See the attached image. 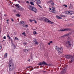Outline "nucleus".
Wrapping results in <instances>:
<instances>
[{"label": "nucleus", "instance_id": "1", "mask_svg": "<svg viewBox=\"0 0 74 74\" xmlns=\"http://www.w3.org/2000/svg\"><path fill=\"white\" fill-rule=\"evenodd\" d=\"M9 69L10 71H13L15 69V66L12 63L11 61L9 62Z\"/></svg>", "mask_w": 74, "mask_h": 74}, {"label": "nucleus", "instance_id": "2", "mask_svg": "<svg viewBox=\"0 0 74 74\" xmlns=\"http://www.w3.org/2000/svg\"><path fill=\"white\" fill-rule=\"evenodd\" d=\"M56 49L58 50V52L60 53H62V51H63V48L62 47H61L59 48V47L56 46Z\"/></svg>", "mask_w": 74, "mask_h": 74}, {"label": "nucleus", "instance_id": "3", "mask_svg": "<svg viewBox=\"0 0 74 74\" xmlns=\"http://www.w3.org/2000/svg\"><path fill=\"white\" fill-rule=\"evenodd\" d=\"M42 20H44V21H45V22H47V23H51V24H53V22H52L51 21L47 18H42Z\"/></svg>", "mask_w": 74, "mask_h": 74}, {"label": "nucleus", "instance_id": "4", "mask_svg": "<svg viewBox=\"0 0 74 74\" xmlns=\"http://www.w3.org/2000/svg\"><path fill=\"white\" fill-rule=\"evenodd\" d=\"M64 13L66 14H69V15H72L74 14V12L72 11H66L64 12Z\"/></svg>", "mask_w": 74, "mask_h": 74}, {"label": "nucleus", "instance_id": "5", "mask_svg": "<svg viewBox=\"0 0 74 74\" xmlns=\"http://www.w3.org/2000/svg\"><path fill=\"white\" fill-rule=\"evenodd\" d=\"M43 64L45 65H46V66H49V65L47 63L45 62V61H43V62H40L38 64V66L43 65Z\"/></svg>", "mask_w": 74, "mask_h": 74}, {"label": "nucleus", "instance_id": "6", "mask_svg": "<svg viewBox=\"0 0 74 74\" xmlns=\"http://www.w3.org/2000/svg\"><path fill=\"white\" fill-rule=\"evenodd\" d=\"M64 57L66 58V59H69L71 58V57H72V55L70 54L66 55L64 56Z\"/></svg>", "mask_w": 74, "mask_h": 74}, {"label": "nucleus", "instance_id": "7", "mask_svg": "<svg viewBox=\"0 0 74 74\" xmlns=\"http://www.w3.org/2000/svg\"><path fill=\"white\" fill-rule=\"evenodd\" d=\"M71 30V29L70 28H65L64 29H61L59 30V32H63V31H70Z\"/></svg>", "mask_w": 74, "mask_h": 74}, {"label": "nucleus", "instance_id": "8", "mask_svg": "<svg viewBox=\"0 0 74 74\" xmlns=\"http://www.w3.org/2000/svg\"><path fill=\"white\" fill-rule=\"evenodd\" d=\"M67 40L68 41L67 42V43L68 44L69 47H71V44L70 42V41H71V38L69 37L67 38Z\"/></svg>", "mask_w": 74, "mask_h": 74}, {"label": "nucleus", "instance_id": "9", "mask_svg": "<svg viewBox=\"0 0 74 74\" xmlns=\"http://www.w3.org/2000/svg\"><path fill=\"white\" fill-rule=\"evenodd\" d=\"M71 60H70L69 61V63H72L73 62H74V57L73 56H72V57L71 58Z\"/></svg>", "mask_w": 74, "mask_h": 74}, {"label": "nucleus", "instance_id": "10", "mask_svg": "<svg viewBox=\"0 0 74 74\" xmlns=\"http://www.w3.org/2000/svg\"><path fill=\"white\" fill-rule=\"evenodd\" d=\"M66 72V69H63L61 71L60 74H64Z\"/></svg>", "mask_w": 74, "mask_h": 74}, {"label": "nucleus", "instance_id": "11", "mask_svg": "<svg viewBox=\"0 0 74 74\" xmlns=\"http://www.w3.org/2000/svg\"><path fill=\"white\" fill-rule=\"evenodd\" d=\"M70 35H71V34L70 33H68V34H67L64 35H63L62 36V38H64V37H66V36L68 37V36H70Z\"/></svg>", "mask_w": 74, "mask_h": 74}, {"label": "nucleus", "instance_id": "12", "mask_svg": "<svg viewBox=\"0 0 74 74\" xmlns=\"http://www.w3.org/2000/svg\"><path fill=\"white\" fill-rule=\"evenodd\" d=\"M52 12L53 13V14H56V11H55V8L54 7H53L52 8Z\"/></svg>", "mask_w": 74, "mask_h": 74}, {"label": "nucleus", "instance_id": "13", "mask_svg": "<svg viewBox=\"0 0 74 74\" xmlns=\"http://www.w3.org/2000/svg\"><path fill=\"white\" fill-rule=\"evenodd\" d=\"M32 10L31 11H34V12H37V9H36V8H35L34 7H33V8H32Z\"/></svg>", "mask_w": 74, "mask_h": 74}, {"label": "nucleus", "instance_id": "14", "mask_svg": "<svg viewBox=\"0 0 74 74\" xmlns=\"http://www.w3.org/2000/svg\"><path fill=\"white\" fill-rule=\"evenodd\" d=\"M33 42H35L34 43L35 44H38V43L37 41V40L36 39H34Z\"/></svg>", "mask_w": 74, "mask_h": 74}, {"label": "nucleus", "instance_id": "15", "mask_svg": "<svg viewBox=\"0 0 74 74\" xmlns=\"http://www.w3.org/2000/svg\"><path fill=\"white\" fill-rule=\"evenodd\" d=\"M34 7H32L31 6H29L28 7V8L29 9V10H32V9H33V8Z\"/></svg>", "mask_w": 74, "mask_h": 74}, {"label": "nucleus", "instance_id": "16", "mask_svg": "<svg viewBox=\"0 0 74 74\" xmlns=\"http://www.w3.org/2000/svg\"><path fill=\"white\" fill-rule=\"evenodd\" d=\"M29 51V50L27 49H25L24 50V51L25 52H27L28 51Z\"/></svg>", "mask_w": 74, "mask_h": 74}, {"label": "nucleus", "instance_id": "17", "mask_svg": "<svg viewBox=\"0 0 74 74\" xmlns=\"http://www.w3.org/2000/svg\"><path fill=\"white\" fill-rule=\"evenodd\" d=\"M37 4H38V3H39V4H40L41 3V1H40V0H37Z\"/></svg>", "mask_w": 74, "mask_h": 74}, {"label": "nucleus", "instance_id": "18", "mask_svg": "<svg viewBox=\"0 0 74 74\" xmlns=\"http://www.w3.org/2000/svg\"><path fill=\"white\" fill-rule=\"evenodd\" d=\"M20 23L21 24H22V25H23L24 24V23H25V22L24 21H21L20 22Z\"/></svg>", "mask_w": 74, "mask_h": 74}, {"label": "nucleus", "instance_id": "19", "mask_svg": "<svg viewBox=\"0 0 74 74\" xmlns=\"http://www.w3.org/2000/svg\"><path fill=\"white\" fill-rule=\"evenodd\" d=\"M17 9L18 10H23V8H19V6H18Z\"/></svg>", "mask_w": 74, "mask_h": 74}, {"label": "nucleus", "instance_id": "20", "mask_svg": "<svg viewBox=\"0 0 74 74\" xmlns=\"http://www.w3.org/2000/svg\"><path fill=\"white\" fill-rule=\"evenodd\" d=\"M57 18H58V19H62V17L59 16H57Z\"/></svg>", "mask_w": 74, "mask_h": 74}, {"label": "nucleus", "instance_id": "21", "mask_svg": "<svg viewBox=\"0 0 74 74\" xmlns=\"http://www.w3.org/2000/svg\"><path fill=\"white\" fill-rule=\"evenodd\" d=\"M12 44L13 47H14V49H15L16 48V47H15V45H14V44H13V43H12Z\"/></svg>", "mask_w": 74, "mask_h": 74}, {"label": "nucleus", "instance_id": "22", "mask_svg": "<svg viewBox=\"0 0 74 74\" xmlns=\"http://www.w3.org/2000/svg\"><path fill=\"white\" fill-rule=\"evenodd\" d=\"M16 16H17L18 17H20V16L18 14H16Z\"/></svg>", "mask_w": 74, "mask_h": 74}, {"label": "nucleus", "instance_id": "23", "mask_svg": "<svg viewBox=\"0 0 74 74\" xmlns=\"http://www.w3.org/2000/svg\"><path fill=\"white\" fill-rule=\"evenodd\" d=\"M33 34H34V35H35V34H37V32H36V31H34L33 32Z\"/></svg>", "mask_w": 74, "mask_h": 74}, {"label": "nucleus", "instance_id": "24", "mask_svg": "<svg viewBox=\"0 0 74 74\" xmlns=\"http://www.w3.org/2000/svg\"><path fill=\"white\" fill-rule=\"evenodd\" d=\"M60 16H61L62 17H66V15H60Z\"/></svg>", "mask_w": 74, "mask_h": 74}, {"label": "nucleus", "instance_id": "25", "mask_svg": "<svg viewBox=\"0 0 74 74\" xmlns=\"http://www.w3.org/2000/svg\"><path fill=\"white\" fill-rule=\"evenodd\" d=\"M30 4H31V5H34V3L32 2H31L30 3Z\"/></svg>", "mask_w": 74, "mask_h": 74}, {"label": "nucleus", "instance_id": "26", "mask_svg": "<svg viewBox=\"0 0 74 74\" xmlns=\"http://www.w3.org/2000/svg\"><path fill=\"white\" fill-rule=\"evenodd\" d=\"M31 70H29V71H32V70H33L34 69L33 68V67H32V66L31 67Z\"/></svg>", "mask_w": 74, "mask_h": 74}, {"label": "nucleus", "instance_id": "27", "mask_svg": "<svg viewBox=\"0 0 74 74\" xmlns=\"http://www.w3.org/2000/svg\"><path fill=\"white\" fill-rule=\"evenodd\" d=\"M63 6H64V7H65L66 8H67V5L65 4L63 5Z\"/></svg>", "mask_w": 74, "mask_h": 74}, {"label": "nucleus", "instance_id": "28", "mask_svg": "<svg viewBox=\"0 0 74 74\" xmlns=\"http://www.w3.org/2000/svg\"><path fill=\"white\" fill-rule=\"evenodd\" d=\"M51 4L52 6H53V5H54V3H51Z\"/></svg>", "mask_w": 74, "mask_h": 74}, {"label": "nucleus", "instance_id": "29", "mask_svg": "<svg viewBox=\"0 0 74 74\" xmlns=\"http://www.w3.org/2000/svg\"><path fill=\"white\" fill-rule=\"evenodd\" d=\"M33 21V20H32L31 19H29V21L30 22H32Z\"/></svg>", "mask_w": 74, "mask_h": 74}, {"label": "nucleus", "instance_id": "30", "mask_svg": "<svg viewBox=\"0 0 74 74\" xmlns=\"http://www.w3.org/2000/svg\"><path fill=\"white\" fill-rule=\"evenodd\" d=\"M33 21H34L35 23H37V21L35 20H33Z\"/></svg>", "mask_w": 74, "mask_h": 74}, {"label": "nucleus", "instance_id": "31", "mask_svg": "<svg viewBox=\"0 0 74 74\" xmlns=\"http://www.w3.org/2000/svg\"><path fill=\"white\" fill-rule=\"evenodd\" d=\"M15 40H18V38L16 37L15 38Z\"/></svg>", "mask_w": 74, "mask_h": 74}, {"label": "nucleus", "instance_id": "32", "mask_svg": "<svg viewBox=\"0 0 74 74\" xmlns=\"http://www.w3.org/2000/svg\"><path fill=\"white\" fill-rule=\"evenodd\" d=\"M5 56L6 57H7V53H6L5 54Z\"/></svg>", "mask_w": 74, "mask_h": 74}, {"label": "nucleus", "instance_id": "33", "mask_svg": "<svg viewBox=\"0 0 74 74\" xmlns=\"http://www.w3.org/2000/svg\"><path fill=\"white\" fill-rule=\"evenodd\" d=\"M30 67H32L31 66H28V67H26V69H27V68H30Z\"/></svg>", "mask_w": 74, "mask_h": 74}, {"label": "nucleus", "instance_id": "34", "mask_svg": "<svg viewBox=\"0 0 74 74\" xmlns=\"http://www.w3.org/2000/svg\"><path fill=\"white\" fill-rule=\"evenodd\" d=\"M23 44H24V45H26V44H27V43L26 42H24Z\"/></svg>", "mask_w": 74, "mask_h": 74}, {"label": "nucleus", "instance_id": "35", "mask_svg": "<svg viewBox=\"0 0 74 74\" xmlns=\"http://www.w3.org/2000/svg\"><path fill=\"white\" fill-rule=\"evenodd\" d=\"M28 26H28V25H26L25 27H27Z\"/></svg>", "mask_w": 74, "mask_h": 74}, {"label": "nucleus", "instance_id": "36", "mask_svg": "<svg viewBox=\"0 0 74 74\" xmlns=\"http://www.w3.org/2000/svg\"><path fill=\"white\" fill-rule=\"evenodd\" d=\"M25 26L26 25H25L24 24L23 25V27H25Z\"/></svg>", "mask_w": 74, "mask_h": 74}, {"label": "nucleus", "instance_id": "37", "mask_svg": "<svg viewBox=\"0 0 74 74\" xmlns=\"http://www.w3.org/2000/svg\"><path fill=\"white\" fill-rule=\"evenodd\" d=\"M38 5L39 6V7H40V8H42V7H41V6L40 5Z\"/></svg>", "mask_w": 74, "mask_h": 74}, {"label": "nucleus", "instance_id": "38", "mask_svg": "<svg viewBox=\"0 0 74 74\" xmlns=\"http://www.w3.org/2000/svg\"><path fill=\"white\" fill-rule=\"evenodd\" d=\"M18 5H19V4H16V7H18Z\"/></svg>", "mask_w": 74, "mask_h": 74}, {"label": "nucleus", "instance_id": "39", "mask_svg": "<svg viewBox=\"0 0 74 74\" xmlns=\"http://www.w3.org/2000/svg\"><path fill=\"white\" fill-rule=\"evenodd\" d=\"M16 32H14V35H16Z\"/></svg>", "mask_w": 74, "mask_h": 74}, {"label": "nucleus", "instance_id": "40", "mask_svg": "<svg viewBox=\"0 0 74 74\" xmlns=\"http://www.w3.org/2000/svg\"><path fill=\"white\" fill-rule=\"evenodd\" d=\"M69 8L71 9L72 8V6H71H71H70Z\"/></svg>", "mask_w": 74, "mask_h": 74}, {"label": "nucleus", "instance_id": "41", "mask_svg": "<svg viewBox=\"0 0 74 74\" xmlns=\"http://www.w3.org/2000/svg\"><path fill=\"white\" fill-rule=\"evenodd\" d=\"M26 3H28V4H29V3H30L28 1H27L26 2Z\"/></svg>", "mask_w": 74, "mask_h": 74}, {"label": "nucleus", "instance_id": "42", "mask_svg": "<svg viewBox=\"0 0 74 74\" xmlns=\"http://www.w3.org/2000/svg\"><path fill=\"white\" fill-rule=\"evenodd\" d=\"M52 1H48L49 3H51L52 2Z\"/></svg>", "mask_w": 74, "mask_h": 74}, {"label": "nucleus", "instance_id": "43", "mask_svg": "<svg viewBox=\"0 0 74 74\" xmlns=\"http://www.w3.org/2000/svg\"><path fill=\"white\" fill-rule=\"evenodd\" d=\"M2 48V46H1L0 47V50Z\"/></svg>", "mask_w": 74, "mask_h": 74}, {"label": "nucleus", "instance_id": "44", "mask_svg": "<svg viewBox=\"0 0 74 74\" xmlns=\"http://www.w3.org/2000/svg\"><path fill=\"white\" fill-rule=\"evenodd\" d=\"M3 39H6V37H5V36H4L3 37Z\"/></svg>", "mask_w": 74, "mask_h": 74}, {"label": "nucleus", "instance_id": "45", "mask_svg": "<svg viewBox=\"0 0 74 74\" xmlns=\"http://www.w3.org/2000/svg\"><path fill=\"white\" fill-rule=\"evenodd\" d=\"M22 34L23 35H24L25 34V32H23L22 33Z\"/></svg>", "mask_w": 74, "mask_h": 74}, {"label": "nucleus", "instance_id": "46", "mask_svg": "<svg viewBox=\"0 0 74 74\" xmlns=\"http://www.w3.org/2000/svg\"><path fill=\"white\" fill-rule=\"evenodd\" d=\"M11 21H12V22H13V21H14V20H13V19L12 18V19H11Z\"/></svg>", "mask_w": 74, "mask_h": 74}, {"label": "nucleus", "instance_id": "47", "mask_svg": "<svg viewBox=\"0 0 74 74\" xmlns=\"http://www.w3.org/2000/svg\"><path fill=\"white\" fill-rule=\"evenodd\" d=\"M28 60L29 62H30V60L29 59H28Z\"/></svg>", "mask_w": 74, "mask_h": 74}, {"label": "nucleus", "instance_id": "48", "mask_svg": "<svg viewBox=\"0 0 74 74\" xmlns=\"http://www.w3.org/2000/svg\"><path fill=\"white\" fill-rule=\"evenodd\" d=\"M50 43H52V41H51L50 42Z\"/></svg>", "mask_w": 74, "mask_h": 74}, {"label": "nucleus", "instance_id": "49", "mask_svg": "<svg viewBox=\"0 0 74 74\" xmlns=\"http://www.w3.org/2000/svg\"><path fill=\"white\" fill-rule=\"evenodd\" d=\"M33 56V55H32V54H31V57H32V56Z\"/></svg>", "mask_w": 74, "mask_h": 74}, {"label": "nucleus", "instance_id": "50", "mask_svg": "<svg viewBox=\"0 0 74 74\" xmlns=\"http://www.w3.org/2000/svg\"><path fill=\"white\" fill-rule=\"evenodd\" d=\"M33 59V57L32 56V57H31V59Z\"/></svg>", "mask_w": 74, "mask_h": 74}, {"label": "nucleus", "instance_id": "51", "mask_svg": "<svg viewBox=\"0 0 74 74\" xmlns=\"http://www.w3.org/2000/svg\"><path fill=\"white\" fill-rule=\"evenodd\" d=\"M7 22H8V21H9V20L8 19L6 20Z\"/></svg>", "mask_w": 74, "mask_h": 74}, {"label": "nucleus", "instance_id": "52", "mask_svg": "<svg viewBox=\"0 0 74 74\" xmlns=\"http://www.w3.org/2000/svg\"><path fill=\"white\" fill-rule=\"evenodd\" d=\"M18 3H21V2H20L19 1H18Z\"/></svg>", "mask_w": 74, "mask_h": 74}, {"label": "nucleus", "instance_id": "53", "mask_svg": "<svg viewBox=\"0 0 74 74\" xmlns=\"http://www.w3.org/2000/svg\"><path fill=\"white\" fill-rule=\"evenodd\" d=\"M50 44H51L50 43H48V45H50Z\"/></svg>", "mask_w": 74, "mask_h": 74}, {"label": "nucleus", "instance_id": "54", "mask_svg": "<svg viewBox=\"0 0 74 74\" xmlns=\"http://www.w3.org/2000/svg\"><path fill=\"white\" fill-rule=\"evenodd\" d=\"M49 9L50 10H52V9H51V8H49Z\"/></svg>", "mask_w": 74, "mask_h": 74}, {"label": "nucleus", "instance_id": "55", "mask_svg": "<svg viewBox=\"0 0 74 74\" xmlns=\"http://www.w3.org/2000/svg\"><path fill=\"white\" fill-rule=\"evenodd\" d=\"M7 37H10V36L8 35V36H7Z\"/></svg>", "mask_w": 74, "mask_h": 74}, {"label": "nucleus", "instance_id": "56", "mask_svg": "<svg viewBox=\"0 0 74 74\" xmlns=\"http://www.w3.org/2000/svg\"><path fill=\"white\" fill-rule=\"evenodd\" d=\"M6 1H10V0H6Z\"/></svg>", "mask_w": 74, "mask_h": 74}, {"label": "nucleus", "instance_id": "57", "mask_svg": "<svg viewBox=\"0 0 74 74\" xmlns=\"http://www.w3.org/2000/svg\"><path fill=\"white\" fill-rule=\"evenodd\" d=\"M24 36H26V34H24Z\"/></svg>", "mask_w": 74, "mask_h": 74}, {"label": "nucleus", "instance_id": "58", "mask_svg": "<svg viewBox=\"0 0 74 74\" xmlns=\"http://www.w3.org/2000/svg\"><path fill=\"white\" fill-rule=\"evenodd\" d=\"M43 71L44 72V73H45V71Z\"/></svg>", "mask_w": 74, "mask_h": 74}, {"label": "nucleus", "instance_id": "59", "mask_svg": "<svg viewBox=\"0 0 74 74\" xmlns=\"http://www.w3.org/2000/svg\"><path fill=\"white\" fill-rule=\"evenodd\" d=\"M6 15H7L6 14H4V16H6Z\"/></svg>", "mask_w": 74, "mask_h": 74}, {"label": "nucleus", "instance_id": "60", "mask_svg": "<svg viewBox=\"0 0 74 74\" xmlns=\"http://www.w3.org/2000/svg\"><path fill=\"white\" fill-rule=\"evenodd\" d=\"M47 3H49V2H47Z\"/></svg>", "mask_w": 74, "mask_h": 74}, {"label": "nucleus", "instance_id": "61", "mask_svg": "<svg viewBox=\"0 0 74 74\" xmlns=\"http://www.w3.org/2000/svg\"><path fill=\"white\" fill-rule=\"evenodd\" d=\"M10 37H9V39H10Z\"/></svg>", "mask_w": 74, "mask_h": 74}, {"label": "nucleus", "instance_id": "62", "mask_svg": "<svg viewBox=\"0 0 74 74\" xmlns=\"http://www.w3.org/2000/svg\"><path fill=\"white\" fill-rule=\"evenodd\" d=\"M15 1H16V0H15Z\"/></svg>", "mask_w": 74, "mask_h": 74}, {"label": "nucleus", "instance_id": "63", "mask_svg": "<svg viewBox=\"0 0 74 74\" xmlns=\"http://www.w3.org/2000/svg\"><path fill=\"white\" fill-rule=\"evenodd\" d=\"M7 23H8H8H8V22Z\"/></svg>", "mask_w": 74, "mask_h": 74}, {"label": "nucleus", "instance_id": "64", "mask_svg": "<svg viewBox=\"0 0 74 74\" xmlns=\"http://www.w3.org/2000/svg\"><path fill=\"white\" fill-rule=\"evenodd\" d=\"M1 32V31H0V33Z\"/></svg>", "mask_w": 74, "mask_h": 74}]
</instances>
